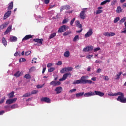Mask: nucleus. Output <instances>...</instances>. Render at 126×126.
I'll return each instance as SVG.
<instances>
[{
  "instance_id": "obj_1",
  "label": "nucleus",
  "mask_w": 126,
  "mask_h": 126,
  "mask_svg": "<svg viewBox=\"0 0 126 126\" xmlns=\"http://www.w3.org/2000/svg\"><path fill=\"white\" fill-rule=\"evenodd\" d=\"M89 77L84 75L81 77L80 79L77 80L73 82V84H92L94 83L91 80H87Z\"/></svg>"
},
{
  "instance_id": "obj_2",
  "label": "nucleus",
  "mask_w": 126,
  "mask_h": 126,
  "mask_svg": "<svg viewBox=\"0 0 126 126\" xmlns=\"http://www.w3.org/2000/svg\"><path fill=\"white\" fill-rule=\"evenodd\" d=\"M108 96H119L118 98H117V101L118 102H120V103H126V98H124V93L121 92H118L116 93H111V94H108Z\"/></svg>"
},
{
  "instance_id": "obj_3",
  "label": "nucleus",
  "mask_w": 126,
  "mask_h": 126,
  "mask_svg": "<svg viewBox=\"0 0 126 126\" xmlns=\"http://www.w3.org/2000/svg\"><path fill=\"white\" fill-rule=\"evenodd\" d=\"M67 28H69L68 26L65 25L61 26L58 30V33H63V32L66 31Z\"/></svg>"
},
{
  "instance_id": "obj_4",
  "label": "nucleus",
  "mask_w": 126,
  "mask_h": 126,
  "mask_svg": "<svg viewBox=\"0 0 126 126\" xmlns=\"http://www.w3.org/2000/svg\"><path fill=\"white\" fill-rule=\"evenodd\" d=\"M68 76L71 77V73H67L66 74H64V75H63V76L62 78L59 79V81H64V80H65L66 79V78H67V77H68Z\"/></svg>"
},
{
  "instance_id": "obj_5",
  "label": "nucleus",
  "mask_w": 126,
  "mask_h": 126,
  "mask_svg": "<svg viewBox=\"0 0 126 126\" xmlns=\"http://www.w3.org/2000/svg\"><path fill=\"white\" fill-rule=\"evenodd\" d=\"M94 96H99V97H104V95H105V93L99 91H95L94 92Z\"/></svg>"
},
{
  "instance_id": "obj_6",
  "label": "nucleus",
  "mask_w": 126,
  "mask_h": 126,
  "mask_svg": "<svg viewBox=\"0 0 126 126\" xmlns=\"http://www.w3.org/2000/svg\"><path fill=\"white\" fill-rule=\"evenodd\" d=\"M94 92L90 91L87 93H85L84 94V97L85 98H88L89 97H92V96H94Z\"/></svg>"
},
{
  "instance_id": "obj_7",
  "label": "nucleus",
  "mask_w": 126,
  "mask_h": 126,
  "mask_svg": "<svg viewBox=\"0 0 126 126\" xmlns=\"http://www.w3.org/2000/svg\"><path fill=\"white\" fill-rule=\"evenodd\" d=\"M50 85L53 87L59 86V85H61V82L60 81H52L50 83Z\"/></svg>"
},
{
  "instance_id": "obj_8",
  "label": "nucleus",
  "mask_w": 126,
  "mask_h": 126,
  "mask_svg": "<svg viewBox=\"0 0 126 126\" xmlns=\"http://www.w3.org/2000/svg\"><path fill=\"white\" fill-rule=\"evenodd\" d=\"M93 34V32L92 31V29H90L86 34H85V38H89V37L92 36Z\"/></svg>"
},
{
  "instance_id": "obj_9",
  "label": "nucleus",
  "mask_w": 126,
  "mask_h": 126,
  "mask_svg": "<svg viewBox=\"0 0 126 126\" xmlns=\"http://www.w3.org/2000/svg\"><path fill=\"white\" fill-rule=\"evenodd\" d=\"M17 101V98H15L11 99H8L7 100L6 103L8 105H11V104H13L15 102H16Z\"/></svg>"
},
{
  "instance_id": "obj_10",
  "label": "nucleus",
  "mask_w": 126,
  "mask_h": 126,
  "mask_svg": "<svg viewBox=\"0 0 126 126\" xmlns=\"http://www.w3.org/2000/svg\"><path fill=\"white\" fill-rule=\"evenodd\" d=\"M41 101L47 103V104H50L51 103V99L48 97H42L41 98Z\"/></svg>"
},
{
  "instance_id": "obj_11",
  "label": "nucleus",
  "mask_w": 126,
  "mask_h": 126,
  "mask_svg": "<svg viewBox=\"0 0 126 126\" xmlns=\"http://www.w3.org/2000/svg\"><path fill=\"white\" fill-rule=\"evenodd\" d=\"M68 10V9H70V6L68 5H65V6H62L60 8V12H62L63 10Z\"/></svg>"
},
{
  "instance_id": "obj_12",
  "label": "nucleus",
  "mask_w": 126,
  "mask_h": 126,
  "mask_svg": "<svg viewBox=\"0 0 126 126\" xmlns=\"http://www.w3.org/2000/svg\"><path fill=\"white\" fill-rule=\"evenodd\" d=\"M93 50V46H88L86 48L83 49V52H89V51H92Z\"/></svg>"
},
{
  "instance_id": "obj_13",
  "label": "nucleus",
  "mask_w": 126,
  "mask_h": 126,
  "mask_svg": "<svg viewBox=\"0 0 126 126\" xmlns=\"http://www.w3.org/2000/svg\"><path fill=\"white\" fill-rule=\"evenodd\" d=\"M11 15V10L8 11L7 12H6L4 15L3 19L5 20V19L8 18L9 16Z\"/></svg>"
},
{
  "instance_id": "obj_14",
  "label": "nucleus",
  "mask_w": 126,
  "mask_h": 126,
  "mask_svg": "<svg viewBox=\"0 0 126 126\" xmlns=\"http://www.w3.org/2000/svg\"><path fill=\"white\" fill-rule=\"evenodd\" d=\"M55 90L57 94H60L63 91V88L62 87H57L55 88Z\"/></svg>"
},
{
  "instance_id": "obj_15",
  "label": "nucleus",
  "mask_w": 126,
  "mask_h": 126,
  "mask_svg": "<svg viewBox=\"0 0 126 126\" xmlns=\"http://www.w3.org/2000/svg\"><path fill=\"white\" fill-rule=\"evenodd\" d=\"M86 11L85 10L82 11L80 13V17L81 19H85V13Z\"/></svg>"
},
{
  "instance_id": "obj_16",
  "label": "nucleus",
  "mask_w": 126,
  "mask_h": 126,
  "mask_svg": "<svg viewBox=\"0 0 126 126\" xmlns=\"http://www.w3.org/2000/svg\"><path fill=\"white\" fill-rule=\"evenodd\" d=\"M44 40V39H38V38H36V39H33V41L34 42H35L36 43H38L39 44H43V41Z\"/></svg>"
},
{
  "instance_id": "obj_17",
  "label": "nucleus",
  "mask_w": 126,
  "mask_h": 126,
  "mask_svg": "<svg viewBox=\"0 0 126 126\" xmlns=\"http://www.w3.org/2000/svg\"><path fill=\"white\" fill-rule=\"evenodd\" d=\"M11 26H9L4 32V35H7V34H8V33H9V32L11 31Z\"/></svg>"
},
{
  "instance_id": "obj_18",
  "label": "nucleus",
  "mask_w": 126,
  "mask_h": 126,
  "mask_svg": "<svg viewBox=\"0 0 126 126\" xmlns=\"http://www.w3.org/2000/svg\"><path fill=\"white\" fill-rule=\"evenodd\" d=\"M33 38V36L31 35H26L22 39V41L24 40H29V39H31Z\"/></svg>"
},
{
  "instance_id": "obj_19",
  "label": "nucleus",
  "mask_w": 126,
  "mask_h": 126,
  "mask_svg": "<svg viewBox=\"0 0 126 126\" xmlns=\"http://www.w3.org/2000/svg\"><path fill=\"white\" fill-rule=\"evenodd\" d=\"M77 27H78L79 28H80V30L79 31H76V33H81V32H82V30H83V29L82 28V25H81V24H80L78 25H77Z\"/></svg>"
},
{
  "instance_id": "obj_20",
  "label": "nucleus",
  "mask_w": 126,
  "mask_h": 126,
  "mask_svg": "<svg viewBox=\"0 0 126 126\" xmlns=\"http://www.w3.org/2000/svg\"><path fill=\"white\" fill-rule=\"evenodd\" d=\"M83 95L84 96V92H80V93L76 94V98H79V97H82Z\"/></svg>"
},
{
  "instance_id": "obj_21",
  "label": "nucleus",
  "mask_w": 126,
  "mask_h": 126,
  "mask_svg": "<svg viewBox=\"0 0 126 126\" xmlns=\"http://www.w3.org/2000/svg\"><path fill=\"white\" fill-rule=\"evenodd\" d=\"M12 8H13V2L12 1L9 4L7 10L10 11L11 9H12Z\"/></svg>"
},
{
  "instance_id": "obj_22",
  "label": "nucleus",
  "mask_w": 126,
  "mask_h": 126,
  "mask_svg": "<svg viewBox=\"0 0 126 126\" xmlns=\"http://www.w3.org/2000/svg\"><path fill=\"white\" fill-rule=\"evenodd\" d=\"M122 74H123V72H120L115 76L116 78L114 79L115 80H119V79H120V77L121 76V75H122Z\"/></svg>"
},
{
  "instance_id": "obj_23",
  "label": "nucleus",
  "mask_w": 126,
  "mask_h": 126,
  "mask_svg": "<svg viewBox=\"0 0 126 126\" xmlns=\"http://www.w3.org/2000/svg\"><path fill=\"white\" fill-rule=\"evenodd\" d=\"M16 41H17V37L15 36H12L10 37V42H16Z\"/></svg>"
},
{
  "instance_id": "obj_24",
  "label": "nucleus",
  "mask_w": 126,
  "mask_h": 126,
  "mask_svg": "<svg viewBox=\"0 0 126 126\" xmlns=\"http://www.w3.org/2000/svg\"><path fill=\"white\" fill-rule=\"evenodd\" d=\"M2 43L4 45V46H5V47H6V46H7V41H6V39H5V38H2Z\"/></svg>"
},
{
  "instance_id": "obj_25",
  "label": "nucleus",
  "mask_w": 126,
  "mask_h": 126,
  "mask_svg": "<svg viewBox=\"0 0 126 126\" xmlns=\"http://www.w3.org/2000/svg\"><path fill=\"white\" fill-rule=\"evenodd\" d=\"M30 96H31V93L30 92V93H25L23 95L22 97L26 98L27 97H30Z\"/></svg>"
},
{
  "instance_id": "obj_26",
  "label": "nucleus",
  "mask_w": 126,
  "mask_h": 126,
  "mask_svg": "<svg viewBox=\"0 0 126 126\" xmlns=\"http://www.w3.org/2000/svg\"><path fill=\"white\" fill-rule=\"evenodd\" d=\"M64 56L66 58H68V57L70 56V52H69V51H66V52H64Z\"/></svg>"
},
{
  "instance_id": "obj_27",
  "label": "nucleus",
  "mask_w": 126,
  "mask_h": 126,
  "mask_svg": "<svg viewBox=\"0 0 126 126\" xmlns=\"http://www.w3.org/2000/svg\"><path fill=\"white\" fill-rule=\"evenodd\" d=\"M14 91H12L9 94V98H13L14 97Z\"/></svg>"
},
{
  "instance_id": "obj_28",
  "label": "nucleus",
  "mask_w": 126,
  "mask_h": 126,
  "mask_svg": "<svg viewBox=\"0 0 126 126\" xmlns=\"http://www.w3.org/2000/svg\"><path fill=\"white\" fill-rule=\"evenodd\" d=\"M7 27V24L4 23L0 25V29H3L4 28H6Z\"/></svg>"
},
{
  "instance_id": "obj_29",
  "label": "nucleus",
  "mask_w": 126,
  "mask_h": 126,
  "mask_svg": "<svg viewBox=\"0 0 126 126\" xmlns=\"http://www.w3.org/2000/svg\"><path fill=\"white\" fill-rule=\"evenodd\" d=\"M122 8H121V6L117 7V9H116L117 13H120L122 12Z\"/></svg>"
},
{
  "instance_id": "obj_30",
  "label": "nucleus",
  "mask_w": 126,
  "mask_h": 126,
  "mask_svg": "<svg viewBox=\"0 0 126 126\" xmlns=\"http://www.w3.org/2000/svg\"><path fill=\"white\" fill-rule=\"evenodd\" d=\"M111 2V0H106L101 3V5H105L107 3Z\"/></svg>"
},
{
  "instance_id": "obj_31",
  "label": "nucleus",
  "mask_w": 126,
  "mask_h": 126,
  "mask_svg": "<svg viewBox=\"0 0 126 126\" xmlns=\"http://www.w3.org/2000/svg\"><path fill=\"white\" fill-rule=\"evenodd\" d=\"M71 33V31H67L64 32L63 33V36H68V35H70V33Z\"/></svg>"
},
{
  "instance_id": "obj_32",
  "label": "nucleus",
  "mask_w": 126,
  "mask_h": 126,
  "mask_svg": "<svg viewBox=\"0 0 126 126\" xmlns=\"http://www.w3.org/2000/svg\"><path fill=\"white\" fill-rule=\"evenodd\" d=\"M21 73H20V72L19 71H18L16 73H15L14 74V76L15 77H19V76H20Z\"/></svg>"
},
{
  "instance_id": "obj_33",
  "label": "nucleus",
  "mask_w": 126,
  "mask_h": 126,
  "mask_svg": "<svg viewBox=\"0 0 126 126\" xmlns=\"http://www.w3.org/2000/svg\"><path fill=\"white\" fill-rule=\"evenodd\" d=\"M78 40H79V36L76 35L73 39V42H76Z\"/></svg>"
},
{
  "instance_id": "obj_34",
  "label": "nucleus",
  "mask_w": 126,
  "mask_h": 126,
  "mask_svg": "<svg viewBox=\"0 0 126 126\" xmlns=\"http://www.w3.org/2000/svg\"><path fill=\"white\" fill-rule=\"evenodd\" d=\"M24 78L26 79H30V78H31V76L29 74H27L24 76Z\"/></svg>"
},
{
  "instance_id": "obj_35",
  "label": "nucleus",
  "mask_w": 126,
  "mask_h": 126,
  "mask_svg": "<svg viewBox=\"0 0 126 126\" xmlns=\"http://www.w3.org/2000/svg\"><path fill=\"white\" fill-rule=\"evenodd\" d=\"M65 69L66 72L72 71V69H73V68H72V67H67V68H65Z\"/></svg>"
},
{
  "instance_id": "obj_36",
  "label": "nucleus",
  "mask_w": 126,
  "mask_h": 126,
  "mask_svg": "<svg viewBox=\"0 0 126 126\" xmlns=\"http://www.w3.org/2000/svg\"><path fill=\"white\" fill-rule=\"evenodd\" d=\"M68 22V19H64L62 21V24H65L66 23H67Z\"/></svg>"
},
{
  "instance_id": "obj_37",
  "label": "nucleus",
  "mask_w": 126,
  "mask_h": 126,
  "mask_svg": "<svg viewBox=\"0 0 126 126\" xmlns=\"http://www.w3.org/2000/svg\"><path fill=\"white\" fill-rule=\"evenodd\" d=\"M54 37H56V33H53L51 34L49 36V40H51V39H53Z\"/></svg>"
},
{
  "instance_id": "obj_38",
  "label": "nucleus",
  "mask_w": 126,
  "mask_h": 126,
  "mask_svg": "<svg viewBox=\"0 0 126 126\" xmlns=\"http://www.w3.org/2000/svg\"><path fill=\"white\" fill-rule=\"evenodd\" d=\"M38 92V90H34L33 91H32L31 92V95H32L33 94H37V93Z\"/></svg>"
},
{
  "instance_id": "obj_39",
  "label": "nucleus",
  "mask_w": 126,
  "mask_h": 126,
  "mask_svg": "<svg viewBox=\"0 0 126 126\" xmlns=\"http://www.w3.org/2000/svg\"><path fill=\"white\" fill-rule=\"evenodd\" d=\"M36 70L35 67H32L29 69V72H32V71H35Z\"/></svg>"
},
{
  "instance_id": "obj_40",
  "label": "nucleus",
  "mask_w": 126,
  "mask_h": 126,
  "mask_svg": "<svg viewBox=\"0 0 126 126\" xmlns=\"http://www.w3.org/2000/svg\"><path fill=\"white\" fill-rule=\"evenodd\" d=\"M117 2H118V0H114L111 2V5L114 6L115 4H116V3H117Z\"/></svg>"
},
{
  "instance_id": "obj_41",
  "label": "nucleus",
  "mask_w": 126,
  "mask_h": 126,
  "mask_svg": "<svg viewBox=\"0 0 126 126\" xmlns=\"http://www.w3.org/2000/svg\"><path fill=\"white\" fill-rule=\"evenodd\" d=\"M55 68L54 67H51L49 69H48V72H53V71H54V70H55Z\"/></svg>"
},
{
  "instance_id": "obj_42",
  "label": "nucleus",
  "mask_w": 126,
  "mask_h": 126,
  "mask_svg": "<svg viewBox=\"0 0 126 126\" xmlns=\"http://www.w3.org/2000/svg\"><path fill=\"white\" fill-rule=\"evenodd\" d=\"M115 34L114 32H108L109 37H113L115 36Z\"/></svg>"
},
{
  "instance_id": "obj_43",
  "label": "nucleus",
  "mask_w": 126,
  "mask_h": 126,
  "mask_svg": "<svg viewBox=\"0 0 126 126\" xmlns=\"http://www.w3.org/2000/svg\"><path fill=\"white\" fill-rule=\"evenodd\" d=\"M119 20H120V17H117L116 18V19H114V23H117V22H118V21H119Z\"/></svg>"
},
{
  "instance_id": "obj_44",
  "label": "nucleus",
  "mask_w": 126,
  "mask_h": 126,
  "mask_svg": "<svg viewBox=\"0 0 126 126\" xmlns=\"http://www.w3.org/2000/svg\"><path fill=\"white\" fill-rule=\"evenodd\" d=\"M126 17H123L122 19H121L120 20V23H123L124 22H125V21H126Z\"/></svg>"
},
{
  "instance_id": "obj_45",
  "label": "nucleus",
  "mask_w": 126,
  "mask_h": 126,
  "mask_svg": "<svg viewBox=\"0 0 126 126\" xmlns=\"http://www.w3.org/2000/svg\"><path fill=\"white\" fill-rule=\"evenodd\" d=\"M26 59H25V58H22L19 59L20 63H22V62H26Z\"/></svg>"
},
{
  "instance_id": "obj_46",
  "label": "nucleus",
  "mask_w": 126,
  "mask_h": 126,
  "mask_svg": "<svg viewBox=\"0 0 126 126\" xmlns=\"http://www.w3.org/2000/svg\"><path fill=\"white\" fill-rule=\"evenodd\" d=\"M44 85H45V84H43V85H37L36 87L38 89H40V88H42V87H44Z\"/></svg>"
},
{
  "instance_id": "obj_47",
  "label": "nucleus",
  "mask_w": 126,
  "mask_h": 126,
  "mask_svg": "<svg viewBox=\"0 0 126 126\" xmlns=\"http://www.w3.org/2000/svg\"><path fill=\"white\" fill-rule=\"evenodd\" d=\"M12 109H16L17 108V104H13L11 106Z\"/></svg>"
},
{
  "instance_id": "obj_48",
  "label": "nucleus",
  "mask_w": 126,
  "mask_h": 126,
  "mask_svg": "<svg viewBox=\"0 0 126 126\" xmlns=\"http://www.w3.org/2000/svg\"><path fill=\"white\" fill-rule=\"evenodd\" d=\"M103 12V10H97L96 11V13L97 14H100V13H102Z\"/></svg>"
},
{
  "instance_id": "obj_49",
  "label": "nucleus",
  "mask_w": 126,
  "mask_h": 126,
  "mask_svg": "<svg viewBox=\"0 0 126 126\" xmlns=\"http://www.w3.org/2000/svg\"><path fill=\"white\" fill-rule=\"evenodd\" d=\"M19 55H20V52L17 51L14 54V56H15V57H17V56H19Z\"/></svg>"
},
{
  "instance_id": "obj_50",
  "label": "nucleus",
  "mask_w": 126,
  "mask_h": 126,
  "mask_svg": "<svg viewBox=\"0 0 126 126\" xmlns=\"http://www.w3.org/2000/svg\"><path fill=\"white\" fill-rule=\"evenodd\" d=\"M56 64L57 65H62V64H63V63H62V61H59L56 63Z\"/></svg>"
},
{
  "instance_id": "obj_51",
  "label": "nucleus",
  "mask_w": 126,
  "mask_h": 126,
  "mask_svg": "<svg viewBox=\"0 0 126 126\" xmlns=\"http://www.w3.org/2000/svg\"><path fill=\"white\" fill-rule=\"evenodd\" d=\"M31 54V51H27L25 52V56H29Z\"/></svg>"
},
{
  "instance_id": "obj_52",
  "label": "nucleus",
  "mask_w": 126,
  "mask_h": 126,
  "mask_svg": "<svg viewBox=\"0 0 126 126\" xmlns=\"http://www.w3.org/2000/svg\"><path fill=\"white\" fill-rule=\"evenodd\" d=\"M74 21H75V18H73L72 20H71L70 25H72V24H73L74 23Z\"/></svg>"
},
{
  "instance_id": "obj_53",
  "label": "nucleus",
  "mask_w": 126,
  "mask_h": 126,
  "mask_svg": "<svg viewBox=\"0 0 126 126\" xmlns=\"http://www.w3.org/2000/svg\"><path fill=\"white\" fill-rule=\"evenodd\" d=\"M103 79H104V80H106V81H108V80H109V77H108V76H104L103 77Z\"/></svg>"
},
{
  "instance_id": "obj_54",
  "label": "nucleus",
  "mask_w": 126,
  "mask_h": 126,
  "mask_svg": "<svg viewBox=\"0 0 126 126\" xmlns=\"http://www.w3.org/2000/svg\"><path fill=\"white\" fill-rule=\"evenodd\" d=\"M101 48L100 47H97L94 49V52H98V51H100Z\"/></svg>"
},
{
  "instance_id": "obj_55",
  "label": "nucleus",
  "mask_w": 126,
  "mask_h": 126,
  "mask_svg": "<svg viewBox=\"0 0 126 126\" xmlns=\"http://www.w3.org/2000/svg\"><path fill=\"white\" fill-rule=\"evenodd\" d=\"M65 71V68H63L62 70L60 71L61 73H64V72Z\"/></svg>"
},
{
  "instance_id": "obj_56",
  "label": "nucleus",
  "mask_w": 126,
  "mask_h": 126,
  "mask_svg": "<svg viewBox=\"0 0 126 126\" xmlns=\"http://www.w3.org/2000/svg\"><path fill=\"white\" fill-rule=\"evenodd\" d=\"M44 3L45 4H49L50 3V0H44Z\"/></svg>"
},
{
  "instance_id": "obj_57",
  "label": "nucleus",
  "mask_w": 126,
  "mask_h": 126,
  "mask_svg": "<svg viewBox=\"0 0 126 126\" xmlns=\"http://www.w3.org/2000/svg\"><path fill=\"white\" fill-rule=\"evenodd\" d=\"M103 35L106 36V37H109V32H106L103 33Z\"/></svg>"
},
{
  "instance_id": "obj_58",
  "label": "nucleus",
  "mask_w": 126,
  "mask_h": 126,
  "mask_svg": "<svg viewBox=\"0 0 126 126\" xmlns=\"http://www.w3.org/2000/svg\"><path fill=\"white\" fill-rule=\"evenodd\" d=\"M4 100H5V98H2L1 100H0V104H3V103H4Z\"/></svg>"
},
{
  "instance_id": "obj_59",
  "label": "nucleus",
  "mask_w": 126,
  "mask_h": 126,
  "mask_svg": "<svg viewBox=\"0 0 126 126\" xmlns=\"http://www.w3.org/2000/svg\"><path fill=\"white\" fill-rule=\"evenodd\" d=\"M52 65H53V64L52 63H49L47 64V67H48V68H49L51 67V66H52Z\"/></svg>"
},
{
  "instance_id": "obj_60",
  "label": "nucleus",
  "mask_w": 126,
  "mask_h": 126,
  "mask_svg": "<svg viewBox=\"0 0 126 126\" xmlns=\"http://www.w3.org/2000/svg\"><path fill=\"white\" fill-rule=\"evenodd\" d=\"M92 57H93V55H87L86 56V58L87 59H91V58H92Z\"/></svg>"
},
{
  "instance_id": "obj_61",
  "label": "nucleus",
  "mask_w": 126,
  "mask_h": 126,
  "mask_svg": "<svg viewBox=\"0 0 126 126\" xmlns=\"http://www.w3.org/2000/svg\"><path fill=\"white\" fill-rule=\"evenodd\" d=\"M76 91V89H73L70 90L69 92H70L71 93H72V92H74Z\"/></svg>"
},
{
  "instance_id": "obj_62",
  "label": "nucleus",
  "mask_w": 126,
  "mask_h": 126,
  "mask_svg": "<svg viewBox=\"0 0 126 126\" xmlns=\"http://www.w3.org/2000/svg\"><path fill=\"white\" fill-rule=\"evenodd\" d=\"M4 113H5V112L4 111V110H2L0 111V115H1L3 114H4Z\"/></svg>"
},
{
  "instance_id": "obj_63",
  "label": "nucleus",
  "mask_w": 126,
  "mask_h": 126,
  "mask_svg": "<svg viewBox=\"0 0 126 126\" xmlns=\"http://www.w3.org/2000/svg\"><path fill=\"white\" fill-rule=\"evenodd\" d=\"M121 33H124V34H126V29L124 28V30L121 31Z\"/></svg>"
},
{
  "instance_id": "obj_64",
  "label": "nucleus",
  "mask_w": 126,
  "mask_h": 126,
  "mask_svg": "<svg viewBox=\"0 0 126 126\" xmlns=\"http://www.w3.org/2000/svg\"><path fill=\"white\" fill-rule=\"evenodd\" d=\"M122 7L123 8H126V3H124V4L122 5Z\"/></svg>"
}]
</instances>
